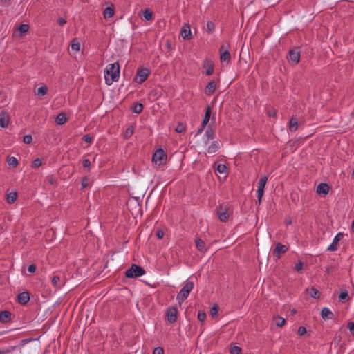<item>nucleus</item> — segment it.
<instances>
[{
	"instance_id": "obj_1",
	"label": "nucleus",
	"mask_w": 354,
	"mask_h": 354,
	"mask_svg": "<svg viewBox=\"0 0 354 354\" xmlns=\"http://www.w3.org/2000/svg\"><path fill=\"white\" fill-rule=\"evenodd\" d=\"M120 77V66L118 62L107 65L104 71L105 83L110 86Z\"/></svg>"
},
{
	"instance_id": "obj_2",
	"label": "nucleus",
	"mask_w": 354,
	"mask_h": 354,
	"mask_svg": "<svg viewBox=\"0 0 354 354\" xmlns=\"http://www.w3.org/2000/svg\"><path fill=\"white\" fill-rule=\"evenodd\" d=\"M193 288L194 283L189 280H187L184 286L180 289L177 295L176 299L179 304L183 302L188 297Z\"/></svg>"
},
{
	"instance_id": "obj_3",
	"label": "nucleus",
	"mask_w": 354,
	"mask_h": 354,
	"mask_svg": "<svg viewBox=\"0 0 354 354\" xmlns=\"http://www.w3.org/2000/svg\"><path fill=\"white\" fill-rule=\"evenodd\" d=\"M145 274V270L141 266L136 264L131 265V266L125 272V276L128 278L141 277Z\"/></svg>"
},
{
	"instance_id": "obj_4",
	"label": "nucleus",
	"mask_w": 354,
	"mask_h": 354,
	"mask_svg": "<svg viewBox=\"0 0 354 354\" xmlns=\"http://www.w3.org/2000/svg\"><path fill=\"white\" fill-rule=\"evenodd\" d=\"M167 160V156L165 151L160 149L157 150L152 157V161L158 166L163 165Z\"/></svg>"
},
{
	"instance_id": "obj_5",
	"label": "nucleus",
	"mask_w": 354,
	"mask_h": 354,
	"mask_svg": "<svg viewBox=\"0 0 354 354\" xmlns=\"http://www.w3.org/2000/svg\"><path fill=\"white\" fill-rule=\"evenodd\" d=\"M268 181V177L266 176H262L259 182L257 185V195L259 203H261L262 197L264 194V188Z\"/></svg>"
},
{
	"instance_id": "obj_6",
	"label": "nucleus",
	"mask_w": 354,
	"mask_h": 354,
	"mask_svg": "<svg viewBox=\"0 0 354 354\" xmlns=\"http://www.w3.org/2000/svg\"><path fill=\"white\" fill-rule=\"evenodd\" d=\"M150 74V71L147 68H142L137 71L136 75L134 77V81L138 84L144 82Z\"/></svg>"
},
{
	"instance_id": "obj_7",
	"label": "nucleus",
	"mask_w": 354,
	"mask_h": 354,
	"mask_svg": "<svg viewBox=\"0 0 354 354\" xmlns=\"http://www.w3.org/2000/svg\"><path fill=\"white\" fill-rule=\"evenodd\" d=\"M288 250V248L281 244V243H277L275 245V248L272 251V255L274 257H276L277 259H279L281 257V255L282 254L286 253Z\"/></svg>"
},
{
	"instance_id": "obj_8",
	"label": "nucleus",
	"mask_w": 354,
	"mask_h": 354,
	"mask_svg": "<svg viewBox=\"0 0 354 354\" xmlns=\"http://www.w3.org/2000/svg\"><path fill=\"white\" fill-rule=\"evenodd\" d=\"M344 234L343 232L337 233L334 237L333 242L328 245L327 250L331 252H335L337 250V244L339 241L344 237Z\"/></svg>"
},
{
	"instance_id": "obj_9",
	"label": "nucleus",
	"mask_w": 354,
	"mask_h": 354,
	"mask_svg": "<svg viewBox=\"0 0 354 354\" xmlns=\"http://www.w3.org/2000/svg\"><path fill=\"white\" fill-rule=\"evenodd\" d=\"M178 310L176 307H170L167 310V319L171 323H175L177 320Z\"/></svg>"
},
{
	"instance_id": "obj_10",
	"label": "nucleus",
	"mask_w": 354,
	"mask_h": 354,
	"mask_svg": "<svg viewBox=\"0 0 354 354\" xmlns=\"http://www.w3.org/2000/svg\"><path fill=\"white\" fill-rule=\"evenodd\" d=\"M300 60V52L297 49H292L289 51V61L293 64H297Z\"/></svg>"
},
{
	"instance_id": "obj_11",
	"label": "nucleus",
	"mask_w": 354,
	"mask_h": 354,
	"mask_svg": "<svg viewBox=\"0 0 354 354\" xmlns=\"http://www.w3.org/2000/svg\"><path fill=\"white\" fill-rule=\"evenodd\" d=\"M203 68H204L206 71H205V74L207 75H211L213 74L214 73V64H213V62L208 59H205L203 62Z\"/></svg>"
},
{
	"instance_id": "obj_12",
	"label": "nucleus",
	"mask_w": 354,
	"mask_h": 354,
	"mask_svg": "<svg viewBox=\"0 0 354 354\" xmlns=\"http://www.w3.org/2000/svg\"><path fill=\"white\" fill-rule=\"evenodd\" d=\"M220 59L221 62H229L230 61V53L227 48L223 45L220 48Z\"/></svg>"
},
{
	"instance_id": "obj_13",
	"label": "nucleus",
	"mask_w": 354,
	"mask_h": 354,
	"mask_svg": "<svg viewBox=\"0 0 354 354\" xmlns=\"http://www.w3.org/2000/svg\"><path fill=\"white\" fill-rule=\"evenodd\" d=\"M30 300V295L28 292H23L19 294L17 297V301L21 304H26Z\"/></svg>"
},
{
	"instance_id": "obj_14",
	"label": "nucleus",
	"mask_w": 354,
	"mask_h": 354,
	"mask_svg": "<svg viewBox=\"0 0 354 354\" xmlns=\"http://www.w3.org/2000/svg\"><path fill=\"white\" fill-rule=\"evenodd\" d=\"M115 14V8L113 4L111 3L103 10V16L105 19L111 18Z\"/></svg>"
},
{
	"instance_id": "obj_15",
	"label": "nucleus",
	"mask_w": 354,
	"mask_h": 354,
	"mask_svg": "<svg viewBox=\"0 0 354 354\" xmlns=\"http://www.w3.org/2000/svg\"><path fill=\"white\" fill-rule=\"evenodd\" d=\"M9 124V117L6 112L2 111L0 113V127L6 128Z\"/></svg>"
},
{
	"instance_id": "obj_16",
	"label": "nucleus",
	"mask_w": 354,
	"mask_h": 354,
	"mask_svg": "<svg viewBox=\"0 0 354 354\" xmlns=\"http://www.w3.org/2000/svg\"><path fill=\"white\" fill-rule=\"evenodd\" d=\"M216 88V83L214 80L209 82L205 87V92L207 95H212Z\"/></svg>"
},
{
	"instance_id": "obj_17",
	"label": "nucleus",
	"mask_w": 354,
	"mask_h": 354,
	"mask_svg": "<svg viewBox=\"0 0 354 354\" xmlns=\"http://www.w3.org/2000/svg\"><path fill=\"white\" fill-rule=\"evenodd\" d=\"M329 190L330 187L326 183H322L319 184L317 187V193L319 194H322L324 195H326L329 192Z\"/></svg>"
},
{
	"instance_id": "obj_18",
	"label": "nucleus",
	"mask_w": 354,
	"mask_h": 354,
	"mask_svg": "<svg viewBox=\"0 0 354 354\" xmlns=\"http://www.w3.org/2000/svg\"><path fill=\"white\" fill-rule=\"evenodd\" d=\"M180 35L184 39H190V36H191L190 26L189 25L183 26L181 29V31H180Z\"/></svg>"
},
{
	"instance_id": "obj_19",
	"label": "nucleus",
	"mask_w": 354,
	"mask_h": 354,
	"mask_svg": "<svg viewBox=\"0 0 354 354\" xmlns=\"http://www.w3.org/2000/svg\"><path fill=\"white\" fill-rule=\"evenodd\" d=\"M321 316L324 319H330L333 318V313L328 308L324 307L321 310Z\"/></svg>"
},
{
	"instance_id": "obj_20",
	"label": "nucleus",
	"mask_w": 354,
	"mask_h": 354,
	"mask_svg": "<svg viewBox=\"0 0 354 354\" xmlns=\"http://www.w3.org/2000/svg\"><path fill=\"white\" fill-rule=\"evenodd\" d=\"M11 313L8 310L0 312V322L1 323H7L11 319Z\"/></svg>"
},
{
	"instance_id": "obj_21",
	"label": "nucleus",
	"mask_w": 354,
	"mask_h": 354,
	"mask_svg": "<svg viewBox=\"0 0 354 354\" xmlns=\"http://www.w3.org/2000/svg\"><path fill=\"white\" fill-rule=\"evenodd\" d=\"M220 149V143L218 141H214L212 144L208 147L207 149V152L208 153H216Z\"/></svg>"
},
{
	"instance_id": "obj_22",
	"label": "nucleus",
	"mask_w": 354,
	"mask_h": 354,
	"mask_svg": "<svg viewBox=\"0 0 354 354\" xmlns=\"http://www.w3.org/2000/svg\"><path fill=\"white\" fill-rule=\"evenodd\" d=\"M211 116V108L207 106L205 109V113L202 122L203 127H205L209 121Z\"/></svg>"
},
{
	"instance_id": "obj_23",
	"label": "nucleus",
	"mask_w": 354,
	"mask_h": 354,
	"mask_svg": "<svg viewBox=\"0 0 354 354\" xmlns=\"http://www.w3.org/2000/svg\"><path fill=\"white\" fill-rule=\"evenodd\" d=\"M298 128V120L296 118H291L289 121V130L290 131H295Z\"/></svg>"
},
{
	"instance_id": "obj_24",
	"label": "nucleus",
	"mask_w": 354,
	"mask_h": 354,
	"mask_svg": "<svg viewBox=\"0 0 354 354\" xmlns=\"http://www.w3.org/2000/svg\"><path fill=\"white\" fill-rule=\"evenodd\" d=\"M67 120V118L66 114L64 113H60L57 115L55 119V122L57 124L62 125L64 124Z\"/></svg>"
},
{
	"instance_id": "obj_25",
	"label": "nucleus",
	"mask_w": 354,
	"mask_h": 354,
	"mask_svg": "<svg viewBox=\"0 0 354 354\" xmlns=\"http://www.w3.org/2000/svg\"><path fill=\"white\" fill-rule=\"evenodd\" d=\"M196 246L197 249L201 252L205 251V242L200 238H196L195 240Z\"/></svg>"
},
{
	"instance_id": "obj_26",
	"label": "nucleus",
	"mask_w": 354,
	"mask_h": 354,
	"mask_svg": "<svg viewBox=\"0 0 354 354\" xmlns=\"http://www.w3.org/2000/svg\"><path fill=\"white\" fill-rule=\"evenodd\" d=\"M17 198L16 192H10L6 196L7 202L10 204L13 203Z\"/></svg>"
},
{
	"instance_id": "obj_27",
	"label": "nucleus",
	"mask_w": 354,
	"mask_h": 354,
	"mask_svg": "<svg viewBox=\"0 0 354 354\" xmlns=\"http://www.w3.org/2000/svg\"><path fill=\"white\" fill-rule=\"evenodd\" d=\"M274 321L277 327H282L286 323L285 319L279 316L274 317Z\"/></svg>"
},
{
	"instance_id": "obj_28",
	"label": "nucleus",
	"mask_w": 354,
	"mask_h": 354,
	"mask_svg": "<svg viewBox=\"0 0 354 354\" xmlns=\"http://www.w3.org/2000/svg\"><path fill=\"white\" fill-rule=\"evenodd\" d=\"M51 282L53 286L56 288H60L62 287V285L60 284V278L57 275L53 276L51 279Z\"/></svg>"
},
{
	"instance_id": "obj_29",
	"label": "nucleus",
	"mask_w": 354,
	"mask_h": 354,
	"mask_svg": "<svg viewBox=\"0 0 354 354\" xmlns=\"http://www.w3.org/2000/svg\"><path fill=\"white\" fill-rule=\"evenodd\" d=\"M142 110H143V105L141 103H136L132 108L133 113H137V114L140 113L142 111Z\"/></svg>"
},
{
	"instance_id": "obj_30",
	"label": "nucleus",
	"mask_w": 354,
	"mask_h": 354,
	"mask_svg": "<svg viewBox=\"0 0 354 354\" xmlns=\"http://www.w3.org/2000/svg\"><path fill=\"white\" fill-rule=\"evenodd\" d=\"M215 30V24L212 21H208L206 25V31L211 34Z\"/></svg>"
},
{
	"instance_id": "obj_31",
	"label": "nucleus",
	"mask_w": 354,
	"mask_h": 354,
	"mask_svg": "<svg viewBox=\"0 0 354 354\" xmlns=\"http://www.w3.org/2000/svg\"><path fill=\"white\" fill-rule=\"evenodd\" d=\"M143 17L147 21H150L153 18V12L149 9H146L143 11Z\"/></svg>"
},
{
	"instance_id": "obj_32",
	"label": "nucleus",
	"mask_w": 354,
	"mask_h": 354,
	"mask_svg": "<svg viewBox=\"0 0 354 354\" xmlns=\"http://www.w3.org/2000/svg\"><path fill=\"white\" fill-rule=\"evenodd\" d=\"M134 128L133 126H129L124 133V138L125 139L129 138L133 133Z\"/></svg>"
},
{
	"instance_id": "obj_33",
	"label": "nucleus",
	"mask_w": 354,
	"mask_h": 354,
	"mask_svg": "<svg viewBox=\"0 0 354 354\" xmlns=\"http://www.w3.org/2000/svg\"><path fill=\"white\" fill-rule=\"evenodd\" d=\"M306 291L310 294L311 297L313 298H317L319 297V291L317 289L315 288H311L310 289H307Z\"/></svg>"
},
{
	"instance_id": "obj_34",
	"label": "nucleus",
	"mask_w": 354,
	"mask_h": 354,
	"mask_svg": "<svg viewBox=\"0 0 354 354\" xmlns=\"http://www.w3.org/2000/svg\"><path fill=\"white\" fill-rule=\"evenodd\" d=\"M29 26L28 24H21L18 27V31L20 32L21 35L25 34L28 31Z\"/></svg>"
},
{
	"instance_id": "obj_35",
	"label": "nucleus",
	"mask_w": 354,
	"mask_h": 354,
	"mask_svg": "<svg viewBox=\"0 0 354 354\" xmlns=\"http://www.w3.org/2000/svg\"><path fill=\"white\" fill-rule=\"evenodd\" d=\"M71 48L73 50L79 51L80 49V44L77 39H73L71 43Z\"/></svg>"
},
{
	"instance_id": "obj_36",
	"label": "nucleus",
	"mask_w": 354,
	"mask_h": 354,
	"mask_svg": "<svg viewBox=\"0 0 354 354\" xmlns=\"http://www.w3.org/2000/svg\"><path fill=\"white\" fill-rule=\"evenodd\" d=\"M48 91V88L46 86H42L38 88L37 95L39 96H44Z\"/></svg>"
},
{
	"instance_id": "obj_37",
	"label": "nucleus",
	"mask_w": 354,
	"mask_h": 354,
	"mask_svg": "<svg viewBox=\"0 0 354 354\" xmlns=\"http://www.w3.org/2000/svg\"><path fill=\"white\" fill-rule=\"evenodd\" d=\"M218 218L221 222H225L228 220L229 215L226 211L220 212L218 214Z\"/></svg>"
},
{
	"instance_id": "obj_38",
	"label": "nucleus",
	"mask_w": 354,
	"mask_h": 354,
	"mask_svg": "<svg viewBox=\"0 0 354 354\" xmlns=\"http://www.w3.org/2000/svg\"><path fill=\"white\" fill-rule=\"evenodd\" d=\"M8 164L12 167H16L18 165V160L15 157H10L8 159Z\"/></svg>"
},
{
	"instance_id": "obj_39",
	"label": "nucleus",
	"mask_w": 354,
	"mask_h": 354,
	"mask_svg": "<svg viewBox=\"0 0 354 354\" xmlns=\"http://www.w3.org/2000/svg\"><path fill=\"white\" fill-rule=\"evenodd\" d=\"M185 125L182 122H179L176 127L175 131L177 133H183L185 131Z\"/></svg>"
},
{
	"instance_id": "obj_40",
	"label": "nucleus",
	"mask_w": 354,
	"mask_h": 354,
	"mask_svg": "<svg viewBox=\"0 0 354 354\" xmlns=\"http://www.w3.org/2000/svg\"><path fill=\"white\" fill-rule=\"evenodd\" d=\"M216 171L220 174H224L227 171V167L224 164H218L216 167Z\"/></svg>"
},
{
	"instance_id": "obj_41",
	"label": "nucleus",
	"mask_w": 354,
	"mask_h": 354,
	"mask_svg": "<svg viewBox=\"0 0 354 354\" xmlns=\"http://www.w3.org/2000/svg\"><path fill=\"white\" fill-rule=\"evenodd\" d=\"M205 136L207 140H212L214 137V132L212 129H207L205 131Z\"/></svg>"
},
{
	"instance_id": "obj_42",
	"label": "nucleus",
	"mask_w": 354,
	"mask_h": 354,
	"mask_svg": "<svg viewBox=\"0 0 354 354\" xmlns=\"http://www.w3.org/2000/svg\"><path fill=\"white\" fill-rule=\"evenodd\" d=\"M83 167L87 171L91 169V161L88 159H84L82 162Z\"/></svg>"
},
{
	"instance_id": "obj_43",
	"label": "nucleus",
	"mask_w": 354,
	"mask_h": 354,
	"mask_svg": "<svg viewBox=\"0 0 354 354\" xmlns=\"http://www.w3.org/2000/svg\"><path fill=\"white\" fill-rule=\"evenodd\" d=\"M197 317L201 322H203L206 319V314L203 311H199Z\"/></svg>"
},
{
	"instance_id": "obj_44",
	"label": "nucleus",
	"mask_w": 354,
	"mask_h": 354,
	"mask_svg": "<svg viewBox=\"0 0 354 354\" xmlns=\"http://www.w3.org/2000/svg\"><path fill=\"white\" fill-rule=\"evenodd\" d=\"M241 349L239 346H234L232 347L230 349L231 354H241Z\"/></svg>"
},
{
	"instance_id": "obj_45",
	"label": "nucleus",
	"mask_w": 354,
	"mask_h": 354,
	"mask_svg": "<svg viewBox=\"0 0 354 354\" xmlns=\"http://www.w3.org/2000/svg\"><path fill=\"white\" fill-rule=\"evenodd\" d=\"M23 141L26 144H30L32 141V137L31 135L28 134L24 136Z\"/></svg>"
},
{
	"instance_id": "obj_46",
	"label": "nucleus",
	"mask_w": 354,
	"mask_h": 354,
	"mask_svg": "<svg viewBox=\"0 0 354 354\" xmlns=\"http://www.w3.org/2000/svg\"><path fill=\"white\" fill-rule=\"evenodd\" d=\"M218 312V306L217 305L214 306L210 309V315L212 317L216 316L217 315Z\"/></svg>"
},
{
	"instance_id": "obj_47",
	"label": "nucleus",
	"mask_w": 354,
	"mask_h": 354,
	"mask_svg": "<svg viewBox=\"0 0 354 354\" xmlns=\"http://www.w3.org/2000/svg\"><path fill=\"white\" fill-rule=\"evenodd\" d=\"M41 163H42L41 159L37 158L32 162V167H35V168L39 167L41 165Z\"/></svg>"
},
{
	"instance_id": "obj_48",
	"label": "nucleus",
	"mask_w": 354,
	"mask_h": 354,
	"mask_svg": "<svg viewBox=\"0 0 354 354\" xmlns=\"http://www.w3.org/2000/svg\"><path fill=\"white\" fill-rule=\"evenodd\" d=\"M304 263L302 261H299L295 266V270L297 272H300L303 270Z\"/></svg>"
},
{
	"instance_id": "obj_49",
	"label": "nucleus",
	"mask_w": 354,
	"mask_h": 354,
	"mask_svg": "<svg viewBox=\"0 0 354 354\" xmlns=\"http://www.w3.org/2000/svg\"><path fill=\"white\" fill-rule=\"evenodd\" d=\"M82 140L87 142L91 144L93 142V138H91L88 134H86L82 137Z\"/></svg>"
},
{
	"instance_id": "obj_50",
	"label": "nucleus",
	"mask_w": 354,
	"mask_h": 354,
	"mask_svg": "<svg viewBox=\"0 0 354 354\" xmlns=\"http://www.w3.org/2000/svg\"><path fill=\"white\" fill-rule=\"evenodd\" d=\"M347 328L351 333L354 335V322H350L347 324Z\"/></svg>"
},
{
	"instance_id": "obj_51",
	"label": "nucleus",
	"mask_w": 354,
	"mask_h": 354,
	"mask_svg": "<svg viewBox=\"0 0 354 354\" xmlns=\"http://www.w3.org/2000/svg\"><path fill=\"white\" fill-rule=\"evenodd\" d=\"M153 354H164V350L162 347H156L154 348Z\"/></svg>"
},
{
	"instance_id": "obj_52",
	"label": "nucleus",
	"mask_w": 354,
	"mask_h": 354,
	"mask_svg": "<svg viewBox=\"0 0 354 354\" xmlns=\"http://www.w3.org/2000/svg\"><path fill=\"white\" fill-rule=\"evenodd\" d=\"M348 297V292L346 290L342 291L339 295V299L343 300Z\"/></svg>"
},
{
	"instance_id": "obj_53",
	"label": "nucleus",
	"mask_w": 354,
	"mask_h": 354,
	"mask_svg": "<svg viewBox=\"0 0 354 354\" xmlns=\"http://www.w3.org/2000/svg\"><path fill=\"white\" fill-rule=\"evenodd\" d=\"M306 333V328L304 326H300L298 328V334L301 336L305 335Z\"/></svg>"
},
{
	"instance_id": "obj_54",
	"label": "nucleus",
	"mask_w": 354,
	"mask_h": 354,
	"mask_svg": "<svg viewBox=\"0 0 354 354\" xmlns=\"http://www.w3.org/2000/svg\"><path fill=\"white\" fill-rule=\"evenodd\" d=\"M57 23L59 24V26H63L64 25H65L66 24V20L62 17H59L57 19Z\"/></svg>"
},
{
	"instance_id": "obj_55",
	"label": "nucleus",
	"mask_w": 354,
	"mask_h": 354,
	"mask_svg": "<svg viewBox=\"0 0 354 354\" xmlns=\"http://www.w3.org/2000/svg\"><path fill=\"white\" fill-rule=\"evenodd\" d=\"M36 270V266L34 264H31L28 267V271L30 273L35 272Z\"/></svg>"
},
{
	"instance_id": "obj_56",
	"label": "nucleus",
	"mask_w": 354,
	"mask_h": 354,
	"mask_svg": "<svg viewBox=\"0 0 354 354\" xmlns=\"http://www.w3.org/2000/svg\"><path fill=\"white\" fill-rule=\"evenodd\" d=\"M81 185H82V189L85 188L87 187L88 185V179L86 178H84L82 180V183H81Z\"/></svg>"
},
{
	"instance_id": "obj_57",
	"label": "nucleus",
	"mask_w": 354,
	"mask_h": 354,
	"mask_svg": "<svg viewBox=\"0 0 354 354\" xmlns=\"http://www.w3.org/2000/svg\"><path fill=\"white\" fill-rule=\"evenodd\" d=\"M165 235V233L162 230H158L157 232H156V236L158 239H161L163 238Z\"/></svg>"
},
{
	"instance_id": "obj_58",
	"label": "nucleus",
	"mask_w": 354,
	"mask_h": 354,
	"mask_svg": "<svg viewBox=\"0 0 354 354\" xmlns=\"http://www.w3.org/2000/svg\"><path fill=\"white\" fill-rule=\"evenodd\" d=\"M268 115L270 117H274L276 115V111L275 110L269 111H268Z\"/></svg>"
},
{
	"instance_id": "obj_59",
	"label": "nucleus",
	"mask_w": 354,
	"mask_h": 354,
	"mask_svg": "<svg viewBox=\"0 0 354 354\" xmlns=\"http://www.w3.org/2000/svg\"><path fill=\"white\" fill-rule=\"evenodd\" d=\"M204 128H205V127H203V126H202V127H201L198 130V131H197V134H199V133H202V131H203V129H204Z\"/></svg>"
},
{
	"instance_id": "obj_60",
	"label": "nucleus",
	"mask_w": 354,
	"mask_h": 354,
	"mask_svg": "<svg viewBox=\"0 0 354 354\" xmlns=\"http://www.w3.org/2000/svg\"><path fill=\"white\" fill-rule=\"evenodd\" d=\"M351 227H352L353 231L354 232V221L352 223Z\"/></svg>"
},
{
	"instance_id": "obj_61",
	"label": "nucleus",
	"mask_w": 354,
	"mask_h": 354,
	"mask_svg": "<svg viewBox=\"0 0 354 354\" xmlns=\"http://www.w3.org/2000/svg\"><path fill=\"white\" fill-rule=\"evenodd\" d=\"M286 223L289 225H290L292 223V221L290 220V221H287Z\"/></svg>"
},
{
	"instance_id": "obj_62",
	"label": "nucleus",
	"mask_w": 354,
	"mask_h": 354,
	"mask_svg": "<svg viewBox=\"0 0 354 354\" xmlns=\"http://www.w3.org/2000/svg\"><path fill=\"white\" fill-rule=\"evenodd\" d=\"M351 176H352V178L354 179V170L353 171Z\"/></svg>"
},
{
	"instance_id": "obj_63",
	"label": "nucleus",
	"mask_w": 354,
	"mask_h": 354,
	"mask_svg": "<svg viewBox=\"0 0 354 354\" xmlns=\"http://www.w3.org/2000/svg\"><path fill=\"white\" fill-rule=\"evenodd\" d=\"M292 313H296V310H292Z\"/></svg>"
}]
</instances>
